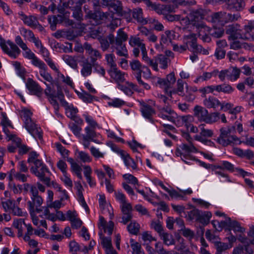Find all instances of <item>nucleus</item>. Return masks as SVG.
<instances>
[{
    "label": "nucleus",
    "instance_id": "1",
    "mask_svg": "<svg viewBox=\"0 0 254 254\" xmlns=\"http://www.w3.org/2000/svg\"><path fill=\"white\" fill-rule=\"evenodd\" d=\"M20 116L22 119L24 127L27 131L35 138L40 140L42 139L41 128L38 127L31 119L32 113L29 109L24 108L20 112Z\"/></svg>",
    "mask_w": 254,
    "mask_h": 254
},
{
    "label": "nucleus",
    "instance_id": "2",
    "mask_svg": "<svg viewBox=\"0 0 254 254\" xmlns=\"http://www.w3.org/2000/svg\"><path fill=\"white\" fill-rule=\"evenodd\" d=\"M34 165V166L30 168L31 172L46 185L48 187H50V178L45 176L46 173H50V171L46 165L43 163L42 160L36 161Z\"/></svg>",
    "mask_w": 254,
    "mask_h": 254
},
{
    "label": "nucleus",
    "instance_id": "3",
    "mask_svg": "<svg viewBox=\"0 0 254 254\" xmlns=\"http://www.w3.org/2000/svg\"><path fill=\"white\" fill-rule=\"evenodd\" d=\"M84 8L87 16L94 21L97 25L101 24L103 20L107 19L110 15L108 12H104L98 9H95L94 11L90 10L87 11L85 5Z\"/></svg>",
    "mask_w": 254,
    "mask_h": 254
},
{
    "label": "nucleus",
    "instance_id": "4",
    "mask_svg": "<svg viewBox=\"0 0 254 254\" xmlns=\"http://www.w3.org/2000/svg\"><path fill=\"white\" fill-rule=\"evenodd\" d=\"M70 9L73 11L72 16L77 21V22H74L72 20L67 19L65 20V23L72 26V28H81V21L83 20L81 6H76L75 8H70Z\"/></svg>",
    "mask_w": 254,
    "mask_h": 254
},
{
    "label": "nucleus",
    "instance_id": "5",
    "mask_svg": "<svg viewBox=\"0 0 254 254\" xmlns=\"http://www.w3.org/2000/svg\"><path fill=\"white\" fill-rule=\"evenodd\" d=\"M240 70L237 67L221 70L218 75L219 79L224 81L226 78L232 81L236 80L240 76Z\"/></svg>",
    "mask_w": 254,
    "mask_h": 254
},
{
    "label": "nucleus",
    "instance_id": "6",
    "mask_svg": "<svg viewBox=\"0 0 254 254\" xmlns=\"http://www.w3.org/2000/svg\"><path fill=\"white\" fill-rule=\"evenodd\" d=\"M238 25H229L226 30V33L228 34L229 40H235L240 39H243V36L241 33L242 30L239 28Z\"/></svg>",
    "mask_w": 254,
    "mask_h": 254
},
{
    "label": "nucleus",
    "instance_id": "7",
    "mask_svg": "<svg viewBox=\"0 0 254 254\" xmlns=\"http://www.w3.org/2000/svg\"><path fill=\"white\" fill-rule=\"evenodd\" d=\"M108 38L110 41L111 43H124L127 40L128 35L124 31L123 29L120 28L117 31L116 37L113 33H110L108 35Z\"/></svg>",
    "mask_w": 254,
    "mask_h": 254
},
{
    "label": "nucleus",
    "instance_id": "8",
    "mask_svg": "<svg viewBox=\"0 0 254 254\" xmlns=\"http://www.w3.org/2000/svg\"><path fill=\"white\" fill-rule=\"evenodd\" d=\"M27 88L30 92L38 96L41 97L43 94V89L40 86L31 78H28L26 83Z\"/></svg>",
    "mask_w": 254,
    "mask_h": 254
},
{
    "label": "nucleus",
    "instance_id": "9",
    "mask_svg": "<svg viewBox=\"0 0 254 254\" xmlns=\"http://www.w3.org/2000/svg\"><path fill=\"white\" fill-rule=\"evenodd\" d=\"M193 116L199 122L206 123L208 117V112L207 109L201 106L196 105L193 109Z\"/></svg>",
    "mask_w": 254,
    "mask_h": 254
},
{
    "label": "nucleus",
    "instance_id": "10",
    "mask_svg": "<svg viewBox=\"0 0 254 254\" xmlns=\"http://www.w3.org/2000/svg\"><path fill=\"white\" fill-rule=\"evenodd\" d=\"M206 11L202 9L199 8L192 10L188 16V19L193 24L195 25L196 22H199L204 18Z\"/></svg>",
    "mask_w": 254,
    "mask_h": 254
},
{
    "label": "nucleus",
    "instance_id": "11",
    "mask_svg": "<svg viewBox=\"0 0 254 254\" xmlns=\"http://www.w3.org/2000/svg\"><path fill=\"white\" fill-rule=\"evenodd\" d=\"M180 147L182 149V152L178 151L177 155L183 156L185 158L190 156V153L197 152V149L193 145L192 143H188V144L183 143Z\"/></svg>",
    "mask_w": 254,
    "mask_h": 254
},
{
    "label": "nucleus",
    "instance_id": "12",
    "mask_svg": "<svg viewBox=\"0 0 254 254\" xmlns=\"http://www.w3.org/2000/svg\"><path fill=\"white\" fill-rule=\"evenodd\" d=\"M109 6L113 8L119 15L127 18L128 21L130 20V14L127 12V11L123 10L122 3L120 1L116 0L114 2H111Z\"/></svg>",
    "mask_w": 254,
    "mask_h": 254
},
{
    "label": "nucleus",
    "instance_id": "13",
    "mask_svg": "<svg viewBox=\"0 0 254 254\" xmlns=\"http://www.w3.org/2000/svg\"><path fill=\"white\" fill-rule=\"evenodd\" d=\"M203 105L207 108H213L214 109L219 106L221 107V110H223L224 108L223 104H221L217 98L213 96L206 98L203 101Z\"/></svg>",
    "mask_w": 254,
    "mask_h": 254
},
{
    "label": "nucleus",
    "instance_id": "14",
    "mask_svg": "<svg viewBox=\"0 0 254 254\" xmlns=\"http://www.w3.org/2000/svg\"><path fill=\"white\" fill-rule=\"evenodd\" d=\"M31 200H29L27 202L28 208L29 209L30 213L31 216H32V214L35 212V207H40L43 203V198L39 195L31 197Z\"/></svg>",
    "mask_w": 254,
    "mask_h": 254
},
{
    "label": "nucleus",
    "instance_id": "15",
    "mask_svg": "<svg viewBox=\"0 0 254 254\" xmlns=\"http://www.w3.org/2000/svg\"><path fill=\"white\" fill-rule=\"evenodd\" d=\"M127 12H128L130 15L132 14L133 18L136 19L138 22L143 25L146 24L148 23V20L143 17V12L141 8H136L132 10L128 9Z\"/></svg>",
    "mask_w": 254,
    "mask_h": 254
},
{
    "label": "nucleus",
    "instance_id": "16",
    "mask_svg": "<svg viewBox=\"0 0 254 254\" xmlns=\"http://www.w3.org/2000/svg\"><path fill=\"white\" fill-rule=\"evenodd\" d=\"M179 191H178L173 189H168L167 192L169 194L170 196L172 198L176 199H183L186 194H190L192 192V191L190 189H189L186 190H183L180 189H179Z\"/></svg>",
    "mask_w": 254,
    "mask_h": 254
},
{
    "label": "nucleus",
    "instance_id": "17",
    "mask_svg": "<svg viewBox=\"0 0 254 254\" xmlns=\"http://www.w3.org/2000/svg\"><path fill=\"white\" fill-rule=\"evenodd\" d=\"M111 45L113 49L116 50L118 56L126 58L128 57V52L124 43H111Z\"/></svg>",
    "mask_w": 254,
    "mask_h": 254
},
{
    "label": "nucleus",
    "instance_id": "18",
    "mask_svg": "<svg viewBox=\"0 0 254 254\" xmlns=\"http://www.w3.org/2000/svg\"><path fill=\"white\" fill-rule=\"evenodd\" d=\"M19 15L20 16L21 19L23 21L24 24L31 28H36V25L38 24V20L36 17L32 15L28 16L22 12L19 13Z\"/></svg>",
    "mask_w": 254,
    "mask_h": 254
},
{
    "label": "nucleus",
    "instance_id": "19",
    "mask_svg": "<svg viewBox=\"0 0 254 254\" xmlns=\"http://www.w3.org/2000/svg\"><path fill=\"white\" fill-rule=\"evenodd\" d=\"M117 152L120 154L127 167H130L134 170L136 168V164L133 160L130 157L128 153L122 150H118Z\"/></svg>",
    "mask_w": 254,
    "mask_h": 254
},
{
    "label": "nucleus",
    "instance_id": "20",
    "mask_svg": "<svg viewBox=\"0 0 254 254\" xmlns=\"http://www.w3.org/2000/svg\"><path fill=\"white\" fill-rule=\"evenodd\" d=\"M25 57L32 60V64L38 67H44L43 62L40 60L30 49L26 50L25 53Z\"/></svg>",
    "mask_w": 254,
    "mask_h": 254
},
{
    "label": "nucleus",
    "instance_id": "21",
    "mask_svg": "<svg viewBox=\"0 0 254 254\" xmlns=\"http://www.w3.org/2000/svg\"><path fill=\"white\" fill-rule=\"evenodd\" d=\"M188 38L190 40L187 42L186 44H189L190 46L192 49L193 52L194 53H201L202 46L197 44L195 35L193 34H191L188 36Z\"/></svg>",
    "mask_w": 254,
    "mask_h": 254
},
{
    "label": "nucleus",
    "instance_id": "22",
    "mask_svg": "<svg viewBox=\"0 0 254 254\" xmlns=\"http://www.w3.org/2000/svg\"><path fill=\"white\" fill-rule=\"evenodd\" d=\"M210 18L212 23H219L221 25H224L226 23L225 12H214L211 15Z\"/></svg>",
    "mask_w": 254,
    "mask_h": 254
},
{
    "label": "nucleus",
    "instance_id": "23",
    "mask_svg": "<svg viewBox=\"0 0 254 254\" xmlns=\"http://www.w3.org/2000/svg\"><path fill=\"white\" fill-rule=\"evenodd\" d=\"M186 84V88L188 89V85L187 83H185L182 79H179L177 82V88L176 89H173V91H169L170 96H171L172 93H177L179 95L181 96H185V93L184 91V84Z\"/></svg>",
    "mask_w": 254,
    "mask_h": 254
},
{
    "label": "nucleus",
    "instance_id": "24",
    "mask_svg": "<svg viewBox=\"0 0 254 254\" xmlns=\"http://www.w3.org/2000/svg\"><path fill=\"white\" fill-rule=\"evenodd\" d=\"M143 1L150 10H155L159 14H165L164 5L156 4L152 2L150 0H143Z\"/></svg>",
    "mask_w": 254,
    "mask_h": 254
},
{
    "label": "nucleus",
    "instance_id": "25",
    "mask_svg": "<svg viewBox=\"0 0 254 254\" xmlns=\"http://www.w3.org/2000/svg\"><path fill=\"white\" fill-rule=\"evenodd\" d=\"M129 43L132 47L137 46L139 47L142 52V55L146 53V50L145 45L142 43V40L139 37L131 36L129 38Z\"/></svg>",
    "mask_w": 254,
    "mask_h": 254
},
{
    "label": "nucleus",
    "instance_id": "26",
    "mask_svg": "<svg viewBox=\"0 0 254 254\" xmlns=\"http://www.w3.org/2000/svg\"><path fill=\"white\" fill-rule=\"evenodd\" d=\"M111 77L118 83L123 82L125 80V73L118 70L117 67L109 71Z\"/></svg>",
    "mask_w": 254,
    "mask_h": 254
},
{
    "label": "nucleus",
    "instance_id": "27",
    "mask_svg": "<svg viewBox=\"0 0 254 254\" xmlns=\"http://www.w3.org/2000/svg\"><path fill=\"white\" fill-rule=\"evenodd\" d=\"M130 66L136 78H137L138 75H139V76L141 75L142 72V68L145 67L144 66H142L139 61L137 60H133L131 61L130 63Z\"/></svg>",
    "mask_w": 254,
    "mask_h": 254
},
{
    "label": "nucleus",
    "instance_id": "28",
    "mask_svg": "<svg viewBox=\"0 0 254 254\" xmlns=\"http://www.w3.org/2000/svg\"><path fill=\"white\" fill-rule=\"evenodd\" d=\"M141 111L142 115L145 118L151 122L152 121V116L155 114V111L150 106L148 105H143L141 109Z\"/></svg>",
    "mask_w": 254,
    "mask_h": 254
},
{
    "label": "nucleus",
    "instance_id": "29",
    "mask_svg": "<svg viewBox=\"0 0 254 254\" xmlns=\"http://www.w3.org/2000/svg\"><path fill=\"white\" fill-rule=\"evenodd\" d=\"M82 68L81 69V74L84 77H87L91 74L93 64H91L88 60L83 64H81Z\"/></svg>",
    "mask_w": 254,
    "mask_h": 254
},
{
    "label": "nucleus",
    "instance_id": "30",
    "mask_svg": "<svg viewBox=\"0 0 254 254\" xmlns=\"http://www.w3.org/2000/svg\"><path fill=\"white\" fill-rule=\"evenodd\" d=\"M216 91L222 92L225 94H230L234 91V89L230 84L223 83L216 85Z\"/></svg>",
    "mask_w": 254,
    "mask_h": 254
},
{
    "label": "nucleus",
    "instance_id": "31",
    "mask_svg": "<svg viewBox=\"0 0 254 254\" xmlns=\"http://www.w3.org/2000/svg\"><path fill=\"white\" fill-rule=\"evenodd\" d=\"M245 6V2L243 0H234L232 2L228 3V8L234 9L236 11L242 10Z\"/></svg>",
    "mask_w": 254,
    "mask_h": 254
},
{
    "label": "nucleus",
    "instance_id": "32",
    "mask_svg": "<svg viewBox=\"0 0 254 254\" xmlns=\"http://www.w3.org/2000/svg\"><path fill=\"white\" fill-rule=\"evenodd\" d=\"M142 60L145 62V63L148 64L149 66L155 71H158V64L156 60V57L153 59L149 58L147 56V52L142 55Z\"/></svg>",
    "mask_w": 254,
    "mask_h": 254
},
{
    "label": "nucleus",
    "instance_id": "33",
    "mask_svg": "<svg viewBox=\"0 0 254 254\" xmlns=\"http://www.w3.org/2000/svg\"><path fill=\"white\" fill-rule=\"evenodd\" d=\"M230 221V217H226L224 221L219 222L218 221L214 220L212 222V224L217 230L220 231L223 228L227 227L229 228Z\"/></svg>",
    "mask_w": 254,
    "mask_h": 254
},
{
    "label": "nucleus",
    "instance_id": "34",
    "mask_svg": "<svg viewBox=\"0 0 254 254\" xmlns=\"http://www.w3.org/2000/svg\"><path fill=\"white\" fill-rule=\"evenodd\" d=\"M239 140V138L235 135H232L228 137H222L219 136L217 139L218 142L224 146H226L233 141H236Z\"/></svg>",
    "mask_w": 254,
    "mask_h": 254
},
{
    "label": "nucleus",
    "instance_id": "35",
    "mask_svg": "<svg viewBox=\"0 0 254 254\" xmlns=\"http://www.w3.org/2000/svg\"><path fill=\"white\" fill-rule=\"evenodd\" d=\"M156 60L158 64H159L160 67L162 69H166L168 66V63L170 60L166 56L160 54L156 56Z\"/></svg>",
    "mask_w": 254,
    "mask_h": 254
},
{
    "label": "nucleus",
    "instance_id": "36",
    "mask_svg": "<svg viewBox=\"0 0 254 254\" xmlns=\"http://www.w3.org/2000/svg\"><path fill=\"white\" fill-rule=\"evenodd\" d=\"M95 128H91L90 127H86L85 128V131L86 132V134L83 135V138L84 139H86V138H89L90 139V141L97 142L96 140L94 138L97 137V133L94 130Z\"/></svg>",
    "mask_w": 254,
    "mask_h": 254
},
{
    "label": "nucleus",
    "instance_id": "37",
    "mask_svg": "<svg viewBox=\"0 0 254 254\" xmlns=\"http://www.w3.org/2000/svg\"><path fill=\"white\" fill-rule=\"evenodd\" d=\"M7 43L11 48V50H9V52L8 53V55L14 59H16L17 56L20 54V49L15 44L10 41H8Z\"/></svg>",
    "mask_w": 254,
    "mask_h": 254
},
{
    "label": "nucleus",
    "instance_id": "38",
    "mask_svg": "<svg viewBox=\"0 0 254 254\" xmlns=\"http://www.w3.org/2000/svg\"><path fill=\"white\" fill-rule=\"evenodd\" d=\"M209 34L215 38L221 37L224 34V29L223 27H216L214 26L212 28L209 30Z\"/></svg>",
    "mask_w": 254,
    "mask_h": 254
},
{
    "label": "nucleus",
    "instance_id": "39",
    "mask_svg": "<svg viewBox=\"0 0 254 254\" xmlns=\"http://www.w3.org/2000/svg\"><path fill=\"white\" fill-rule=\"evenodd\" d=\"M233 230L235 232L243 233L245 231V229L242 227L240 224L236 220H232L230 218L229 230Z\"/></svg>",
    "mask_w": 254,
    "mask_h": 254
},
{
    "label": "nucleus",
    "instance_id": "40",
    "mask_svg": "<svg viewBox=\"0 0 254 254\" xmlns=\"http://www.w3.org/2000/svg\"><path fill=\"white\" fill-rule=\"evenodd\" d=\"M89 60H88L89 62L91 64L93 65L98 64L97 60L99 59H101L102 58V55L97 50L92 52L91 53L89 54Z\"/></svg>",
    "mask_w": 254,
    "mask_h": 254
},
{
    "label": "nucleus",
    "instance_id": "41",
    "mask_svg": "<svg viewBox=\"0 0 254 254\" xmlns=\"http://www.w3.org/2000/svg\"><path fill=\"white\" fill-rule=\"evenodd\" d=\"M90 0H68L67 3H64L65 6L70 8H75L76 6H81L86 1Z\"/></svg>",
    "mask_w": 254,
    "mask_h": 254
},
{
    "label": "nucleus",
    "instance_id": "42",
    "mask_svg": "<svg viewBox=\"0 0 254 254\" xmlns=\"http://www.w3.org/2000/svg\"><path fill=\"white\" fill-rule=\"evenodd\" d=\"M128 232L133 235H137L140 229V225L135 221L131 222L127 227Z\"/></svg>",
    "mask_w": 254,
    "mask_h": 254
},
{
    "label": "nucleus",
    "instance_id": "43",
    "mask_svg": "<svg viewBox=\"0 0 254 254\" xmlns=\"http://www.w3.org/2000/svg\"><path fill=\"white\" fill-rule=\"evenodd\" d=\"M43 64L44 65V67H39L41 69L40 71V74L45 80L50 82H52L53 81V77L51 74L47 71V67L44 62Z\"/></svg>",
    "mask_w": 254,
    "mask_h": 254
},
{
    "label": "nucleus",
    "instance_id": "44",
    "mask_svg": "<svg viewBox=\"0 0 254 254\" xmlns=\"http://www.w3.org/2000/svg\"><path fill=\"white\" fill-rule=\"evenodd\" d=\"M98 41L103 51L105 52L109 49L111 45V42L109 40L108 36L107 37L102 36L99 38Z\"/></svg>",
    "mask_w": 254,
    "mask_h": 254
},
{
    "label": "nucleus",
    "instance_id": "45",
    "mask_svg": "<svg viewBox=\"0 0 254 254\" xmlns=\"http://www.w3.org/2000/svg\"><path fill=\"white\" fill-rule=\"evenodd\" d=\"M211 217V213L210 212L206 211L204 213L201 212L197 221L204 225H207L209 223Z\"/></svg>",
    "mask_w": 254,
    "mask_h": 254
},
{
    "label": "nucleus",
    "instance_id": "46",
    "mask_svg": "<svg viewBox=\"0 0 254 254\" xmlns=\"http://www.w3.org/2000/svg\"><path fill=\"white\" fill-rule=\"evenodd\" d=\"M160 236L165 245L170 246L174 244L175 241L172 235L163 232Z\"/></svg>",
    "mask_w": 254,
    "mask_h": 254
},
{
    "label": "nucleus",
    "instance_id": "47",
    "mask_svg": "<svg viewBox=\"0 0 254 254\" xmlns=\"http://www.w3.org/2000/svg\"><path fill=\"white\" fill-rule=\"evenodd\" d=\"M214 245L217 250L216 254H222V252L229 249L228 245L226 243L221 242H216Z\"/></svg>",
    "mask_w": 254,
    "mask_h": 254
},
{
    "label": "nucleus",
    "instance_id": "48",
    "mask_svg": "<svg viewBox=\"0 0 254 254\" xmlns=\"http://www.w3.org/2000/svg\"><path fill=\"white\" fill-rule=\"evenodd\" d=\"M79 97L82 99L84 102L91 103L95 97L92 96L85 91L78 93Z\"/></svg>",
    "mask_w": 254,
    "mask_h": 254
},
{
    "label": "nucleus",
    "instance_id": "49",
    "mask_svg": "<svg viewBox=\"0 0 254 254\" xmlns=\"http://www.w3.org/2000/svg\"><path fill=\"white\" fill-rule=\"evenodd\" d=\"M64 61L70 67L74 69L77 67V64L75 63L74 57L69 55H65L63 57Z\"/></svg>",
    "mask_w": 254,
    "mask_h": 254
},
{
    "label": "nucleus",
    "instance_id": "50",
    "mask_svg": "<svg viewBox=\"0 0 254 254\" xmlns=\"http://www.w3.org/2000/svg\"><path fill=\"white\" fill-rule=\"evenodd\" d=\"M76 152L78 154V155H77L78 158L82 162L85 163V162H90L91 161L92 158L88 153H87L85 152L82 151H77Z\"/></svg>",
    "mask_w": 254,
    "mask_h": 254
},
{
    "label": "nucleus",
    "instance_id": "51",
    "mask_svg": "<svg viewBox=\"0 0 254 254\" xmlns=\"http://www.w3.org/2000/svg\"><path fill=\"white\" fill-rule=\"evenodd\" d=\"M107 64L111 67V69L117 67V64L115 62V57L113 54H106L105 56Z\"/></svg>",
    "mask_w": 254,
    "mask_h": 254
},
{
    "label": "nucleus",
    "instance_id": "52",
    "mask_svg": "<svg viewBox=\"0 0 254 254\" xmlns=\"http://www.w3.org/2000/svg\"><path fill=\"white\" fill-rule=\"evenodd\" d=\"M230 44V48L234 50H238L243 48H247L248 46L246 43H241L237 40H233Z\"/></svg>",
    "mask_w": 254,
    "mask_h": 254
},
{
    "label": "nucleus",
    "instance_id": "53",
    "mask_svg": "<svg viewBox=\"0 0 254 254\" xmlns=\"http://www.w3.org/2000/svg\"><path fill=\"white\" fill-rule=\"evenodd\" d=\"M199 128L200 130L201 136L211 137L212 136L213 131L211 129L206 128L205 125H201L199 126Z\"/></svg>",
    "mask_w": 254,
    "mask_h": 254
},
{
    "label": "nucleus",
    "instance_id": "54",
    "mask_svg": "<svg viewBox=\"0 0 254 254\" xmlns=\"http://www.w3.org/2000/svg\"><path fill=\"white\" fill-rule=\"evenodd\" d=\"M220 119V113L218 112H214L210 114L208 113V117L207 118L206 123L211 124L216 122Z\"/></svg>",
    "mask_w": 254,
    "mask_h": 254
},
{
    "label": "nucleus",
    "instance_id": "55",
    "mask_svg": "<svg viewBox=\"0 0 254 254\" xmlns=\"http://www.w3.org/2000/svg\"><path fill=\"white\" fill-rule=\"evenodd\" d=\"M121 24V20L118 18H116L113 19L110 23L107 25V27L109 28L111 33H112Z\"/></svg>",
    "mask_w": 254,
    "mask_h": 254
},
{
    "label": "nucleus",
    "instance_id": "56",
    "mask_svg": "<svg viewBox=\"0 0 254 254\" xmlns=\"http://www.w3.org/2000/svg\"><path fill=\"white\" fill-rule=\"evenodd\" d=\"M241 17L240 14L237 13L231 14L225 12L226 23L229 22H234L238 20Z\"/></svg>",
    "mask_w": 254,
    "mask_h": 254
},
{
    "label": "nucleus",
    "instance_id": "57",
    "mask_svg": "<svg viewBox=\"0 0 254 254\" xmlns=\"http://www.w3.org/2000/svg\"><path fill=\"white\" fill-rule=\"evenodd\" d=\"M149 22L153 25L154 29L158 31H162L164 30V27L163 24L158 21V20L151 18L149 20Z\"/></svg>",
    "mask_w": 254,
    "mask_h": 254
},
{
    "label": "nucleus",
    "instance_id": "58",
    "mask_svg": "<svg viewBox=\"0 0 254 254\" xmlns=\"http://www.w3.org/2000/svg\"><path fill=\"white\" fill-rule=\"evenodd\" d=\"M167 81V88L169 89L172 88L173 85L176 82V77L175 76V73L173 72L167 75L166 77V79H165Z\"/></svg>",
    "mask_w": 254,
    "mask_h": 254
},
{
    "label": "nucleus",
    "instance_id": "59",
    "mask_svg": "<svg viewBox=\"0 0 254 254\" xmlns=\"http://www.w3.org/2000/svg\"><path fill=\"white\" fill-rule=\"evenodd\" d=\"M151 226L152 228L154 229V230L156 231H157L159 234L160 235H161L162 234V233L164 232L163 227L159 221H152L151 223Z\"/></svg>",
    "mask_w": 254,
    "mask_h": 254
},
{
    "label": "nucleus",
    "instance_id": "60",
    "mask_svg": "<svg viewBox=\"0 0 254 254\" xmlns=\"http://www.w3.org/2000/svg\"><path fill=\"white\" fill-rule=\"evenodd\" d=\"M131 248L132 250L133 254H144V252L141 250V245L138 243L135 242L131 244Z\"/></svg>",
    "mask_w": 254,
    "mask_h": 254
},
{
    "label": "nucleus",
    "instance_id": "61",
    "mask_svg": "<svg viewBox=\"0 0 254 254\" xmlns=\"http://www.w3.org/2000/svg\"><path fill=\"white\" fill-rule=\"evenodd\" d=\"M201 212L197 209H194L190 211L188 213L189 217L190 220L195 219L198 220Z\"/></svg>",
    "mask_w": 254,
    "mask_h": 254
},
{
    "label": "nucleus",
    "instance_id": "62",
    "mask_svg": "<svg viewBox=\"0 0 254 254\" xmlns=\"http://www.w3.org/2000/svg\"><path fill=\"white\" fill-rule=\"evenodd\" d=\"M56 95L57 96V98H58L59 99L61 103L64 106L66 107L68 106V103L66 101H65L64 99V94L62 89L59 87L58 88L57 93Z\"/></svg>",
    "mask_w": 254,
    "mask_h": 254
},
{
    "label": "nucleus",
    "instance_id": "63",
    "mask_svg": "<svg viewBox=\"0 0 254 254\" xmlns=\"http://www.w3.org/2000/svg\"><path fill=\"white\" fill-rule=\"evenodd\" d=\"M122 214L132 213V207L130 203L122 204L121 206Z\"/></svg>",
    "mask_w": 254,
    "mask_h": 254
},
{
    "label": "nucleus",
    "instance_id": "64",
    "mask_svg": "<svg viewBox=\"0 0 254 254\" xmlns=\"http://www.w3.org/2000/svg\"><path fill=\"white\" fill-rule=\"evenodd\" d=\"M182 234V235L188 238L192 239L194 236V233L193 231H191L189 228H186L184 227L181 229Z\"/></svg>",
    "mask_w": 254,
    "mask_h": 254
}]
</instances>
